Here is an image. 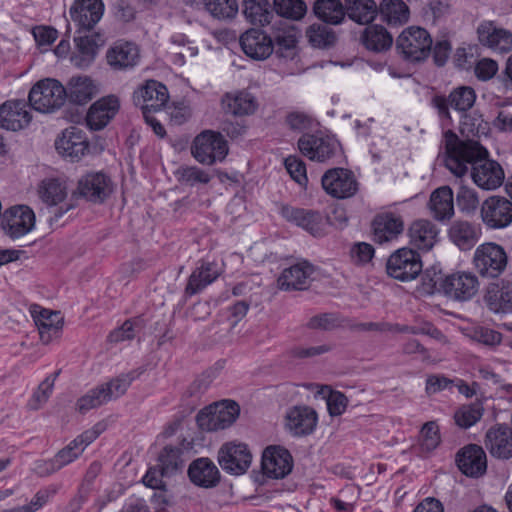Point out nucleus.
<instances>
[{
  "label": "nucleus",
  "mask_w": 512,
  "mask_h": 512,
  "mask_svg": "<svg viewBox=\"0 0 512 512\" xmlns=\"http://www.w3.org/2000/svg\"><path fill=\"white\" fill-rule=\"evenodd\" d=\"M446 149L445 166L455 175L463 176L472 165V179L484 190H494L501 186L504 172L493 160L486 159L488 151L475 141H460L451 130L444 133Z\"/></svg>",
  "instance_id": "1"
},
{
  "label": "nucleus",
  "mask_w": 512,
  "mask_h": 512,
  "mask_svg": "<svg viewBox=\"0 0 512 512\" xmlns=\"http://www.w3.org/2000/svg\"><path fill=\"white\" fill-rule=\"evenodd\" d=\"M425 292L444 293L456 300L467 301L474 297L479 289V280L472 272H456L443 275L435 269L426 270L423 276Z\"/></svg>",
  "instance_id": "2"
},
{
  "label": "nucleus",
  "mask_w": 512,
  "mask_h": 512,
  "mask_svg": "<svg viewBox=\"0 0 512 512\" xmlns=\"http://www.w3.org/2000/svg\"><path fill=\"white\" fill-rule=\"evenodd\" d=\"M433 40L429 32L420 26L405 28L396 39V48L400 55L411 63L426 60L430 54Z\"/></svg>",
  "instance_id": "3"
},
{
  "label": "nucleus",
  "mask_w": 512,
  "mask_h": 512,
  "mask_svg": "<svg viewBox=\"0 0 512 512\" xmlns=\"http://www.w3.org/2000/svg\"><path fill=\"white\" fill-rule=\"evenodd\" d=\"M507 264V253L505 249L497 243H482L474 251V268L483 277L496 278L500 276L505 271Z\"/></svg>",
  "instance_id": "4"
},
{
  "label": "nucleus",
  "mask_w": 512,
  "mask_h": 512,
  "mask_svg": "<svg viewBox=\"0 0 512 512\" xmlns=\"http://www.w3.org/2000/svg\"><path fill=\"white\" fill-rule=\"evenodd\" d=\"M66 98V89L55 79L37 82L29 93V103L33 109L48 113L61 107Z\"/></svg>",
  "instance_id": "5"
},
{
  "label": "nucleus",
  "mask_w": 512,
  "mask_h": 512,
  "mask_svg": "<svg viewBox=\"0 0 512 512\" xmlns=\"http://www.w3.org/2000/svg\"><path fill=\"white\" fill-rule=\"evenodd\" d=\"M422 268L420 255L408 247H402L394 251L386 263L387 274L402 282L416 279Z\"/></svg>",
  "instance_id": "6"
},
{
  "label": "nucleus",
  "mask_w": 512,
  "mask_h": 512,
  "mask_svg": "<svg viewBox=\"0 0 512 512\" xmlns=\"http://www.w3.org/2000/svg\"><path fill=\"white\" fill-rule=\"evenodd\" d=\"M300 152L312 161L326 162L340 151L338 140L324 132L305 133L298 140Z\"/></svg>",
  "instance_id": "7"
},
{
  "label": "nucleus",
  "mask_w": 512,
  "mask_h": 512,
  "mask_svg": "<svg viewBox=\"0 0 512 512\" xmlns=\"http://www.w3.org/2000/svg\"><path fill=\"white\" fill-rule=\"evenodd\" d=\"M193 157L200 163L212 165L222 161L228 153L225 139L220 133L206 130L197 135L191 146Z\"/></svg>",
  "instance_id": "8"
},
{
  "label": "nucleus",
  "mask_w": 512,
  "mask_h": 512,
  "mask_svg": "<svg viewBox=\"0 0 512 512\" xmlns=\"http://www.w3.org/2000/svg\"><path fill=\"white\" fill-rule=\"evenodd\" d=\"M240 412L239 405L231 400L211 405L199 412L196 417L198 426L204 431H217L229 427Z\"/></svg>",
  "instance_id": "9"
},
{
  "label": "nucleus",
  "mask_w": 512,
  "mask_h": 512,
  "mask_svg": "<svg viewBox=\"0 0 512 512\" xmlns=\"http://www.w3.org/2000/svg\"><path fill=\"white\" fill-rule=\"evenodd\" d=\"M480 217L488 229H505L512 224V201L503 196H490L481 204Z\"/></svg>",
  "instance_id": "10"
},
{
  "label": "nucleus",
  "mask_w": 512,
  "mask_h": 512,
  "mask_svg": "<svg viewBox=\"0 0 512 512\" xmlns=\"http://www.w3.org/2000/svg\"><path fill=\"white\" fill-rule=\"evenodd\" d=\"M280 214L286 221L301 227L314 237L326 234L328 219L318 211L283 205Z\"/></svg>",
  "instance_id": "11"
},
{
  "label": "nucleus",
  "mask_w": 512,
  "mask_h": 512,
  "mask_svg": "<svg viewBox=\"0 0 512 512\" xmlns=\"http://www.w3.org/2000/svg\"><path fill=\"white\" fill-rule=\"evenodd\" d=\"M1 226L10 238H20L33 230L35 214L26 205L10 207L2 215Z\"/></svg>",
  "instance_id": "12"
},
{
  "label": "nucleus",
  "mask_w": 512,
  "mask_h": 512,
  "mask_svg": "<svg viewBox=\"0 0 512 512\" xmlns=\"http://www.w3.org/2000/svg\"><path fill=\"white\" fill-rule=\"evenodd\" d=\"M479 43L493 53L506 54L512 50V32L494 21L486 20L477 28Z\"/></svg>",
  "instance_id": "13"
},
{
  "label": "nucleus",
  "mask_w": 512,
  "mask_h": 512,
  "mask_svg": "<svg viewBox=\"0 0 512 512\" xmlns=\"http://www.w3.org/2000/svg\"><path fill=\"white\" fill-rule=\"evenodd\" d=\"M103 13L102 0H75L69 9L70 18L79 33L91 31L100 21Z\"/></svg>",
  "instance_id": "14"
},
{
  "label": "nucleus",
  "mask_w": 512,
  "mask_h": 512,
  "mask_svg": "<svg viewBox=\"0 0 512 512\" xmlns=\"http://www.w3.org/2000/svg\"><path fill=\"white\" fill-rule=\"evenodd\" d=\"M251 460L252 455L247 445L243 443H225L218 451V462L221 468L235 475L245 473Z\"/></svg>",
  "instance_id": "15"
},
{
  "label": "nucleus",
  "mask_w": 512,
  "mask_h": 512,
  "mask_svg": "<svg viewBox=\"0 0 512 512\" xmlns=\"http://www.w3.org/2000/svg\"><path fill=\"white\" fill-rule=\"evenodd\" d=\"M243 52L254 60H265L274 52L272 36L259 28H251L240 36Z\"/></svg>",
  "instance_id": "16"
},
{
  "label": "nucleus",
  "mask_w": 512,
  "mask_h": 512,
  "mask_svg": "<svg viewBox=\"0 0 512 512\" xmlns=\"http://www.w3.org/2000/svg\"><path fill=\"white\" fill-rule=\"evenodd\" d=\"M112 181L102 172H91L78 181L77 191L86 200L102 203L111 194Z\"/></svg>",
  "instance_id": "17"
},
{
  "label": "nucleus",
  "mask_w": 512,
  "mask_h": 512,
  "mask_svg": "<svg viewBox=\"0 0 512 512\" xmlns=\"http://www.w3.org/2000/svg\"><path fill=\"white\" fill-rule=\"evenodd\" d=\"M293 467V460L290 452L280 446L267 447L262 455L263 473L275 479L284 478Z\"/></svg>",
  "instance_id": "18"
},
{
  "label": "nucleus",
  "mask_w": 512,
  "mask_h": 512,
  "mask_svg": "<svg viewBox=\"0 0 512 512\" xmlns=\"http://www.w3.org/2000/svg\"><path fill=\"white\" fill-rule=\"evenodd\" d=\"M134 102L142 112H161L169 95L165 85L156 80H148L134 93Z\"/></svg>",
  "instance_id": "19"
},
{
  "label": "nucleus",
  "mask_w": 512,
  "mask_h": 512,
  "mask_svg": "<svg viewBox=\"0 0 512 512\" xmlns=\"http://www.w3.org/2000/svg\"><path fill=\"white\" fill-rule=\"evenodd\" d=\"M316 411L304 405L293 406L288 409L285 416V428L297 437L311 434L317 425Z\"/></svg>",
  "instance_id": "20"
},
{
  "label": "nucleus",
  "mask_w": 512,
  "mask_h": 512,
  "mask_svg": "<svg viewBox=\"0 0 512 512\" xmlns=\"http://www.w3.org/2000/svg\"><path fill=\"white\" fill-rule=\"evenodd\" d=\"M55 147L61 155L79 160L88 152L89 142L83 130L71 126L57 138Z\"/></svg>",
  "instance_id": "21"
},
{
  "label": "nucleus",
  "mask_w": 512,
  "mask_h": 512,
  "mask_svg": "<svg viewBox=\"0 0 512 512\" xmlns=\"http://www.w3.org/2000/svg\"><path fill=\"white\" fill-rule=\"evenodd\" d=\"M31 315L38 327L43 344H49L53 339L60 337L63 326L60 312L33 305L31 306Z\"/></svg>",
  "instance_id": "22"
},
{
  "label": "nucleus",
  "mask_w": 512,
  "mask_h": 512,
  "mask_svg": "<svg viewBox=\"0 0 512 512\" xmlns=\"http://www.w3.org/2000/svg\"><path fill=\"white\" fill-rule=\"evenodd\" d=\"M324 191L336 199H347L352 196V172L345 168H331L322 178Z\"/></svg>",
  "instance_id": "23"
},
{
  "label": "nucleus",
  "mask_w": 512,
  "mask_h": 512,
  "mask_svg": "<svg viewBox=\"0 0 512 512\" xmlns=\"http://www.w3.org/2000/svg\"><path fill=\"white\" fill-rule=\"evenodd\" d=\"M372 228L377 243L393 242L403 233L404 221L399 214L383 212L374 218Z\"/></svg>",
  "instance_id": "24"
},
{
  "label": "nucleus",
  "mask_w": 512,
  "mask_h": 512,
  "mask_svg": "<svg viewBox=\"0 0 512 512\" xmlns=\"http://www.w3.org/2000/svg\"><path fill=\"white\" fill-rule=\"evenodd\" d=\"M120 109L119 99L114 95L102 97L89 108L86 122L90 129H103L118 113Z\"/></svg>",
  "instance_id": "25"
},
{
  "label": "nucleus",
  "mask_w": 512,
  "mask_h": 512,
  "mask_svg": "<svg viewBox=\"0 0 512 512\" xmlns=\"http://www.w3.org/2000/svg\"><path fill=\"white\" fill-rule=\"evenodd\" d=\"M440 229L432 221L417 219L408 229L409 243L419 251H430L438 242Z\"/></svg>",
  "instance_id": "26"
},
{
  "label": "nucleus",
  "mask_w": 512,
  "mask_h": 512,
  "mask_svg": "<svg viewBox=\"0 0 512 512\" xmlns=\"http://www.w3.org/2000/svg\"><path fill=\"white\" fill-rule=\"evenodd\" d=\"M31 121L28 105L21 100L6 101L0 106V126L17 131L26 127Z\"/></svg>",
  "instance_id": "27"
},
{
  "label": "nucleus",
  "mask_w": 512,
  "mask_h": 512,
  "mask_svg": "<svg viewBox=\"0 0 512 512\" xmlns=\"http://www.w3.org/2000/svg\"><path fill=\"white\" fill-rule=\"evenodd\" d=\"M314 266L307 261L299 262L282 271L277 282L281 290H304L309 286Z\"/></svg>",
  "instance_id": "28"
},
{
  "label": "nucleus",
  "mask_w": 512,
  "mask_h": 512,
  "mask_svg": "<svg viewBox=\"0 0 512 512\" xmlns=\"http://www.w3.org/2000/svg\"><path fill=\"white\" fill-rule=\"evenodd\" d=\"M76 50L71 56V62L78 68L88 67L95 59L99 47L105 44V38L100 33L79 36L75 38Z\"/></svg>",
  "instance_id": "29"
},
{
  "label": "nucleus",
  "mask_w": 512,
  "mask_h": 512,
  "mask_svg": "<svg viewBox=\"0 0 512 512\" xmlns=\"http://www.w3.org/2000/svg\"><path fill=\"white\" fill-rule=\"evenodd\" d=\"M475 101V90L469 86H460L451 91L448 99H445L444 97H436L433 102L438 108L440 114L448 116V106L457 111L465 112L472 108Z\"/></svg>",
  "instance_id": "30"
},
{
  "label": "nucleus",
  "mask_w": 512,
  "mask_h": 512,
  "mask_svg": "<svg viewBox=\"0 0 512 512\" xmlns=\"http://www.w3.org/2000/svg\"><path fill=\"white\" fill-rule=\"evenodd\" d=\"M457 464L465 475L478 477L486 471V454L480 446L470 444L458 453Z\"/></svg>",
  "instance_id": "31"
},
{
  "label": "nucleus",
  "mask_w": 512,
  "mask_h": 512,
  "mask_svg": "<svg viewBox=\"0 0 512 512\" xmlns=\"http://www.w3.org/2000/svg\"><path fill=\"white\" fill-rule=\"evenodd\" d=\"M106 58L114 70H127L138 64L140 54L134 43L117 42L107 51Z\"/></svg>",
  "instance_id": "32"
},
{
  "label": "nucleus",
  "mask_w": 512,
  "mask_h": 512,
  "mask_svg": "<svg viewBox=\"0 0 512 512\" xmlns=\"http://www.w3.org/2000/svg\"><path fill=\"white\" fill-rule=\"evenodd\" d=\"M485 443L490 453L497 458L508 459L512 456V432L505 424L490 428Z\"/></svg>",
  "instance_id": "33"
},
{
  "label": "nucleus",
  "mask_w": 512,
  "mask_h": 512,
  "mask_svg": "<svg viewBox=\"0 0 512 512\" xmlns=\"http://www.w3.org/2000/svg\"><path fill=\"white\" fill-rule=\"evenodd\" d=\"M188 475L191 482L205 488L216 486L220 478L218 468L208 458L194 460L189 466Z\"/></svg>",
  "instance_id": "34"
},
{
  "label": "nucleus",
  "mask_w": 512,
  "mask_h": 512,
  "mask_svg": "<svg viewBox=\"0 0 512 512\" xmlns=\"http://www.w3.org/2000/svg\"><path fill=\"white\" fill-rule=\"evenodd\" d=\"M428 209L437 221H445L454 215L453 191L448 186L434 190L430 196Z\"/></svg>",
  "instance_id": "35"
},
{
  "label": "nucleus",
  "mask_w": 512,
  "mask_h": 512,
  "mask_svg": "<svg viewBox=\"0 0 512 512\" xmlns=\"http://www.w3.org/2000/svg\"><path fill=\"white\" fill-rule=\"evenodd\" d=\"M219 274L220 271L215 263L202 262L189 276L185 287V295L193 296L200 293L204 288L214 282Z\"/></svg>",
  "instance_id": "36"
},
{
  "label": "nucleus",
  "mask_w": 512,
  "mask_h": 512,
  "mask_svg": "<svg viewBox=\"0 0 512 512\" xmlns=\"http://www.w3.org/2000/svg\"><path fill=\"white\" fill-rule=\"evenodd\" d=\"M448 236L461 250H468L479 240L481 229L467 221L457 220L448 229Z\"/></svg>",
  "instance_id": "37"
},
{
  "label": "nucleus",
  "mask_w": 512,
  "mask_h": 512,
  "mask_svg": "<svg viewBox=\"0 0 512 512\" xmlns=\"http://www.w3.org/2000/svg\"><path fill=\"white\" fill-rule=\"evenodd\" d=\"M379 13L382 20L391 26H401L410 18L409 7L403 0H383Z\"/></svg>",
  "instance_id": "38"
},
{
  "label": "nucleus",
  "mask_w": 512,
  "mask_h": 512,
  "mask_svg": "<svg viewBox=\"0 0 512 512\" xmlns=\"http://www.w3.org/2000/svg\"><path fill=\"white\" fill-rule=\"evenodd\" d=\"M40 199L47 205L54 206L62 202L68 193L66 182L59 178L43 179L37 189Z\"/></svg>",
  "instance_id": "39"
},
{
  "label": "nucleus",
  "mask_w": 512,
  "mask_h": 512,
  "mask_svg": "<svg viewBox=\"0 0 512 512\" xmlns=\"http://www.w3.org/2000/svg\"><path fill=\"white\" fill-rule=\"evenodd\" d=\"M223 104L228 112L236 116L253 114L258 108L256 98L247 91H240L234 95L227 94Z\"/></svg>",
  "instance_id": "40"
},
{
  "label": "nucleus",
  "mask_w": 512,
  "mask_h": 512,
  "mask_svg": "<svg viewBox=\"0 0 512 512\" xmlns=\"http://www.w3.org/2000/svg\"><path fill=\"white\" fill-rule=\"evenodd\" d=\"M485 299L489 309L495 313H507L512 309V289L509 286H490Z\"/></svg>",
  "instance_id": "41"
},
{
  "label": "nucleus",
  "mask_w": 512,
  "mask_h": 512,
  "mask_svg": "<svg viewBox=\"0 0 512 512\" xmlns=\"http://www.w3.org/2000/svg\"><path fill=\"white\" fill-rule=\"evenodd\" d=\"M362 42L367 49L381 52L392 46L393 38L383 26L371 25L364 30Z\"/></svg>",
  "instance_id": "42"
},
{
  "label": "nucleus",
  "mask_w": 512,
  "mask_h": 512,
  "mask_svg": "<svg viewBox=\"0 0 512 512\" xmlns=\"http://www.w3.org/2000/svg\"><path fill=\"white\" fill-rule=\"evenodd\" d=\"M274 52L280 58H293L296 54L297 33L294 28H281L274 32Z\"/></svg>",
  "instance_id": "43"
},
{
  "label": "nucleus",
  "mask_w": 512,
  "mask_h": 512,
  "mask_svg": "<svg viewBox=\"0 0 512 512\" xmlns=\"http://www.w3.org/2000/svg\"><path fill=\"white\" fill-rule=\"evenodd\" d=\"M242 6L243 14L250 23L264 26L271 22L273 14L268 0H244Z\"/></svg>",
  "instance_id": "44"
},
{
  "label": "nucleus",
  "mask_w": 512,
  "mask_h": 512,
  "mask_svg": "<svg viewBox=\"0 0 512 512\" xmlns=\"http://www.w3.org/2000/svg\"><path fill=\"white\" fill-rule=\"evenodd\" d=\"M317 18L327 24H339L345 16L340 0H316L313 6Z\"/></svg>",
  "instance_id": "45"
},
{
  "label": "nucleus",
  "mask_w": 512,
  "mask_h": 512,
  "mask_svg": "<svg viewBox=\"0 0 512 512\" xmlns=\"http://www.w3.org/2000/svg\"><path fill=\"white\" fill-rule=\"evenodd\" d=\"M95 93V86L87 76L73 77L68 84L66 97L77 104L87 103Z\"/></svg>",
  "instance_id": "46"
},
{
  "label": "nucleus",
  "mask_w": 512,
  "mask_h": 512,
  "mask_svg": "<svg viewBox=\"0 0 512 512\" xmlns=\"http://www.w3.org/2000/svg\"><path fill=\"white\" fill-rule=\"evenodd\" d=\"M309 43L315 48H328L336 41L334 31L325 24H312L306 30Z\"/></svg>",
  "instance_id": "47"
},
{
  "label": "nucleus",
  "mask_w": 512,
  "mask_h": 512,
  "mask_svg": "<svg viewBox=\"0 0 512 512\" xmlns=\"http://www.w3.org/2000/svg\"><path fill=\"white\" fill-rule=\"evenodd\" d=\"M316 394L326 401L327 409L331 416H339L346 410L348 399L343 393L333 391L329 386L323 385L318 386Z\"/></svg>",
  "instance_id": "48"
},
{
  "label": "nucleus",
  "mask_w": 512,
  "mask_h": 512,
  "mask_svg": "<svg viewBox=\"0 0 512 512\" xmlns=\"http://www.w3.org/2000/svg\"><path fill=\"white\" fill-rule=\"evenodd\" d=\"M483 412L484 408L480 402L463 405L455 412L454 419L459 427L468 429L482 418Z\"/></svg>",
  "instance_id": "49"
},
{
  "label": "nucleus",
  "mask_w": 512,
  "mask_h": 512,
  "mask_svg": "<svg viewBox=\"0 0 512 512\" xmlns=\"http://www.w3.org/2000/svg\"><path fill=\"white\" fill-rule=\"evenodd\" d=\"M182 449L179 447L165 446L158 456L159 467L169 476L181 469L183 460Z\"/></svg>",
  "instance_id": "50"
},
{
  "label": "nucleus",
  "mask_w": 512,
  "mask_h": 512,
  "mask_svg": "<svg viewBox=\"0 0 512 512\" xmlns=\"http://www.w3.org/2000/svg\"><path fill=\"white\" fill-rule=\"evenodd\" d=\"M205 9L217 19H231L238 13L237 0H204Z\"/></svg>",
  "instance_id": "51"
},
{
  "label": "nucleus",
  "mask_w": 512,
  "mask_h": 512,
  "mask_svg": "<svg viewBox=\"0 0 512 512\" xmlns=\"http://www.w3.org/2000/svg\"><path fill=\"white\" fill-rule=\"evenodd\" d=\"M273 8L278 15L293 20L301 19L307 10L302 0H274Z\"/></svg>",
  "instance_id": "52"
},
{
  "label": "nucleus",
  "mask_w": 512,
  "mask_h": 512,
  "mask_svg": "<svg viewBox=\"0 0 512 512\" xmlns=\"http://www.w3.org/2000/svg\"><path fill=\"white\" fill-rule=\"evenodd\" d=\"M135 379V373L122 374L112 379L106 384L100 385L104 389V394L108 401L117 399L125 394L132 381Z\"/></svg>",
  "instance_id": "53"
},
{
  "label": "nucleus",
  "mask_w": 512,
  "mask_h": 512,
  "mask_svg": "<svg viewBox=\"0 0 512 512\" xmlns=\"http://www.w3.org/2000/svg\"><path fill=\"white\" fill-rule=\"evenodd\" d=\"M487 127V122L477 113L464 114L460 121V130L467 137L484 135L487 132Z\"/></svg>",
  "instance_id": "54"
},
{
  "label": "nucleus",
  "mask_w": 512,
  "mask_h": 512,
  "mask_svg": "<svg viewBox=\"0 0 512 512\" xmlns=\"http://www.w3.org/2000/svg\"><path fill=\"white\" fill-rule=\"evenodd\" d=\"M441 441L439 426L436 422H427L420 432V447L425 453L435 450Z\"/></svg>",
  "instance_id": "55"
},
{
  "label": "nucleus",
  "mask_w": 512,
  "mask_h": 512,
  "mask_svg": "<svg viewBox=\"0 0 512 512\" xmlns=\"http://www.w3.org/2000/svg\"><path fill=\"white\" fill-rule=\"evenodd\" d=\"M177 177L181 183L189 186L207 184L211 180L208 172L197 166H183L177 170Z\"/></svg>",
  "instance_id": "56"
},
{
  "label": "nucleus",
  "mask_w": 512,
  "mask_h": 512,
  "mask_svg": "<svg viewBox=\"0 0 512 512\" xmlns=\"http://www.w3.org/2000/svg\"><path fill=\"white\" fill-rule=\"evenodd\" d=\"M107 402L108 400L104 394V389H102L101 386H98L89 390L85 395L78 399L77 409L81 413H85Z\"/></svg>",
  "instance_id": "57"
},
{
  "label": "nucleus",
  "mask_w": 512,
  "mask_h": 512,
  "mask_svg": "<svg viewBox=\"0 0 512 512\" xmlns=\"http://www.w3.org/2000/svg\"><path fill=\"white\" fill-rule=\"evenodd\" d=\"M378 13V7L374 0H354V22L369 23Z\"/></svg>",
  "instance_id": "58"
},
{
  "label": "nucleus",
  "mask_w": 512,
  "mask_h": 512,
  "mask_svg": "<svg viewBox=\"0 0 512 512\" xmlns=\"http://www.w3.org/2000/svg\"><path fill=\"white\" fill-rule=\"evenodd\" d=\"M53 380L52 379H44L37 389L32 394L30 400L28 401V407L31 410H39L43 407V405L50 398L53 391Z\"/></svg>",
  "instance_id": "59"
},
{
  "label": "nucleus",
  "mask_w": 512,
  "mask_h": 512,
  "mask_svg": "<svg viewBox=\"0 0 512 512\" xmlns=\"http://www.w3.org/2000/svg\"><path fill=\"white\" fill-rule=\"evenodd\" d=\"M284 165L291 178L301 186L308 182L305 163L297 156H289L284 160Z\"/></svg>",
  "instance_id": "60"
},
{
  "label": "nucleus",
  "mask_w": 512,
  "mask_h": 512,
  "mask_svg": "<svg viewBox=\"0 0 512 512\" xmlns=\"http://www.w3.org/2000/svg\"><path fill=\"white\" fill-rule=\"evenodd\" d=\"M456 200L460 210L463 212H472L479 204V199L475 190L466 186L460 187Z\"/></svg>",
  "instance_id": "61"
},
{
  "label": "nucleus",
  "mask_w": 512,
  "mask_h": 512,
  "mask_svg": "<svg viewBox=\"0 0 512 512\" xmlns=\"http://www.w3.org/2000/svg\"><path fill=\"white\" fill-rule=\"evenodd\" d=\"M498 63L491 58H482L477 61L474 67V73L478 80L488 81L498 72Z\"/></svg>",
  "instance_id": "62"
},
{
  "label": "nucleus",
  "mask_w": 512,
  "mask_h": 512,
  "mask_svg": "<svg viewBox=\"0 0 512 512\" xmlns=\"http://www.w3.org/2000/svg\"><path fill=\"white\" fill-rule=\"evenodd\" d=\"M339 324L338 317L335 314L323 313L311 317L306 326L309 329L331 330Z\"/></svg>",
  "instance_id": "63"
},
{
  "label": "nucleus",
  "mask_w": 512,
  "mask_h": 512,
  "mask_svg": "<svg viewBox=\"0 0 512 512\" xmlns=\"http://www.w3.org/2000/svg\"><path fill=\"white\" fill-rule=\"evenodd\" d=\"M82 453V447L78 446L77 443L72 440L55 455V458L63 468L76 460Z\"/></svg>",
  "instance_id": "64"
}]
</instances>
